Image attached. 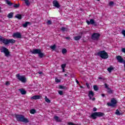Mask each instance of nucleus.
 Returning <instances> with one entry per match:
<instances>
[{"mask_svg":"<svg viewBox=\"0 0 125 125\" xmlns=\"http://www.w3.org/2000/svg\"><path fill=\"white\" fill-rule=\"evenodd\" d=\"M59 94H60V95H63V91H59Z\"/></svg>","mask_w":125,"mask_h":125,"instance_id":"42","label":"nucleus"},{"mask_svg":"<svg viewBox=\"0 0 125 125\" xmlns=\"http://www.w3.org/2000/svg\"><path fill=\"white\" fill-rule=\"evenodd\" d=\"M15 117L18 122H21V123H25V124L29 123V120L25 118V116L23 115L15 114Z\"/></svg>","mask_w":125,"mask_h":125,"instance_id":"1","label":"nucleus"},{"mask_svg":"<svg viewBox=\"0 0 125 125\" xmlns=\"http://www.w3.org/2000/svg\"><path fill=\"white\" fill-rule=\"evenodd\" d=\"M41 51L40 49H34L33 50H31L30 52L32 54H39Z\"/></svg>","mask_w":125,"mask_h":125,"instance_id":"13","label":"nucleus"},{"mask_svg":"<svg viewBox=\"0 0 125 125\" xmlns=\"http://www.w3.org/2000/svg\"><path fill=\"white\" fill-rule=\"evenodd\" d=\"M13 6L14 7H15V8H18V7H19V6H20V3L16 4L14 5Z\"/></svg>","mask_w":125,"mask_h":125,"instance_id":"37","label":"nucleus"},{"mask_svg":"<svg viewBox=\"0 0 125 125\" xmlns=\"http://www.w3.org/2000/svg\"><path fill=\"white\" fill-rule=\"evenodd\" d=\"M55 82L56 83H60L61 82V80L58 79V78H57V77H56L55 78Z\"/></svg>","mask_w":125,"mask_h":125,"instance_id":"36","label":"nucleus"},{"mask_svg":"<svg viewBox=\"0 0 125 125\" xmlns=\"http://www.w3.org/2000/svg\"><path fill=\"white\" fill-rule=\"evenodd\" d=\"M5 85H10V83H9V82L6 81V83H5Z\"/></svg>","mask_w":125,"mask_h":125,"instance_id":"44","label":"nucleus"},{"mask_svg":"<svg viewBox=\"0 0 125 125\" xmlns=\"http://www.w3.org/2000/svg\"><path fill=\"white\" fill-rule=\"evenodd\" d=\"M61 31H62V33H64V32H67V31H68V29H67V28L62 26L61 28Z\"/></svg>","mask_w":125,"mask_h":125,"instance_id":"21","label":"nucleus"},{"mask_svg":"<svg viewBox=\"0 0 125 125\" xmlns=\"http://www.w3.org/2000/svg\"><path fill=\"white\" fill-rule=\"evenodd\" d=\"M116 115H117L118 116H120L121 112H120V111H119V109H117L115 112Z\"/></svg>","mask_w":125,"mask_h":125,"instance_id":"34","label":"nucleus"},{"mask_svg":"<svg viewBox=\"0 0 125 125\" xmlns=\"http://www.w3.org/2000/svg\"><path fill=\"white\" fill-rule=\"evenodd\" d=\"M76 82L77 83V84H79L80 82H79V81H78V80L76 79Z\"/></svg>","mask_w":125,"mask_h":125,"instance_id":"49","label":"nucleus"},{"mask_svg":"<svg viewBox=\"0 0 125 125\" xmlns=\"http://www.w3.org/2000/svg\"><path fill=\"white\" fill-rule=\"evenodd\" d=\"M25 0L24 1H25V4L27 6H29L31 4V3L30 2V1H29V0Z\"/></svg>","mask_w":125,"mask_h":125,"instance_id":"26","label":"nucleus"},{"mask_svg":"<svg viewBox=\"0 0 125 125\" xmlns=\"http://www.w3.org/2000/svg\"><path fill=\"white\" fill-rule=\"evenodd\" d=\"M21 15V17H24V15Z\"/></svg>","mask_w":125,"mask_h":125,"instance_id":"57","label":"nucleus"},{"mask_svg":"<svg viewBox=\"0 0 125 125\" xmlns=\"http://www.w3.org/2000/svg\"><path fill=\"white\" fill-rule=\"evenodd\" d=\"M104 86L105 88H106V89H110V87H109V85H108V84L106 83H104Z\"/></svg>","mask_w":125,"mask_h":125,"instance_id":"39","label":"nucleus"},{"mask_svg":"<svg viewBox=\"0 0 125 125\" xmlns=\"http://www.w3.org/2000/svg\"><path fill=\"white\" fill-rule=\"evenodd\" d=\"M50 48H51V49H53V50H54L56 48V45L54 44L53 45H51Z\"/></svg>","mask_w":125,"mask_h":125,"instance_id":"32","label":"nucleus"},{"mask_svg":"<svg viewBox=\"0 0 125 125\" xmlns=\"http://www.w3.org/2000/svg\"><path fill=\"white\" fill-rule=\"evenodd\" d=\"M80 39H82V36H77L74 37V41H80Z\"/></svg>","mask_w":125,"mask_h":125,"instance_id":"20","label":"nucleus"},{"mask_svg":"<svg viewBox=\"0 0 125 125\" xmlns=\"http://www.w3.org/2000/svg\"><path fill=\"white\" fill-rule=\"evenodd\" d=\"M29 24H31V22L26 21L24 23L22 24V27H23V28H27V27H28V25H29Z\"/></svg>","mask_w":125,"mask_h":125,"instance_id":"17","label":"nucleus"},{"mask_svg":"<svg viewBox=\"0 0 125 125\" xmlns=\"http://www.w3.org/2000/svg\"><path fill=\"white\" fill-rule=\"evenodd\" d=\"M104 116H105V114H104L103 112H96L92 113L89 117L91 119H92L93 120H96V119H97V117L100 118V117H103Z\"/></svg>","mask_w":125,"mask_h":125,"instance_id":"3","label":"nucleus"},{"mask_svg":"<svg viewBox=\"0 0 125 125\" xmlns=\"http://www.w3.org/2000/svg\"><path fill=\"white\" fill-rule=\"evenodd\" d=\"M116 59L118 60L119 63H125V60H124V59L122 58V56H117Z\"/></svg>","mask_w":125,"mask_h":125,"instance_id":"12","label":"nucleus"},{"mask_svg":"<svg viewBox=\"0 0 125 125\" xmlns=\"http://www.w3.org/2000/svg\"><path fill=\"white\" fill-rule=\"evenodd\" d=\"M100 34L98 33H94L91 36V40L93 41H98L100 38Z\"/></svg>","mask_w":125,"mask_h":125,"instance_id":"6","label":"nucleus"},{"mask_svg":"<svg viewBox=\"0 0 125 125\" xmlns=\"http://www.w3.org/2000/svg\"><path fill=\"white\" fill-rule=\"evenodd\" d=\"M81 35H83V33H81Z\"/></svg>","mask_w":125,"mask_h":125,"instance_id":"61","label":"nucleus"},{"mask_svg":"<svg viewBox=\"0 0 125 125\" xmlns=\"http://www.w3.org/2000/svg\"><path fill=\"white\" fill-rule=\"evenodd\" d=\"M12 37L13 38H16L17 39H22V35L20 32L14 33Z\"/></svg>","mask_w":125,"mask_h":125,"instance_id":"10","label":"nucleus"},{"mask_svg":"<svg viewBox=\"0 0 125 125\" xmlns=\"http://www.w3.org/2000/svg\"><path fill=\"white\" fill-rule=\"evenodd\" d=\"M86 85L88 88H90V86H89V84H88L87 83H86Z\"/></svg>","mask_w":125,"mask_h":125,"instance_id":"45","label":"nucleus"},{"mask_svg":"<svg viewBox=\"0 0 125 125\" xmlns=\"http://www.w3.org/2000/svg\"><path fill=\"white\" fill-rule=\"evenodd\" d=\"M62 72L64 73L65 72V68H62Z\"/></svg>","mask_w":125,"mask_h":125,"instance_id":"54","label":"nucleus"},{"mask_svg":"<svg viewBox=\"0 0 125 125\" xmlns=\"http://www.w3.org/2000/svg\"><path fill=\"white\" fill-rule=\"evenodd\" d=\"M113 70H114V68L112 67H109L107 68V71L109 72V73H111Z\"/></svg>","mask_w":125,"mask_h":125,"instance_id":"31","label":"nucleus"},{"mask_svg":"<svg viewBox=\"0 0 125 125\" xmlns=\"http://www.w3.org/2000/svg\"><path fill=\"white\" fill-rule=\"evenodd\" d=\"M122 52H123V53L125 54V48H123L122 49Z\"/></svg>","mask_w":125,"mask_h":125,"instance_id":"46","label":"nucleus"},{"mask_svg":"<svg viewBox=\"0 0 125 125\" xmlns=\"http://www.w3.org/2000/svg\"><path fill=\"white\" fill-rule=\"evenodd\" d=\"M71 78H75V75H74V74L71 75Z\"/></svg>","mask_w":125,"mask_h":125,"instance_id":"52","label":"nucleus"},{"mask_svg":"<svg viewBox=\"0 0 125 125\" xmlns=\"http://www.w3.org/2000/svg\"><path fill=\"white\" fill-rule=\"evenodd\" d=\"M93 88H94V90H95V91H97V90H98V89H99L97 85H94Z\"/></svg>","mask_w":125,"mask_h":125,"instance_id":"28","label":"nucleus"},{"mask_svg":"<svg viewBox=\"0 0 125 125\" xmlns=\"http://www.w3.org/2000/svg\"><path fill=\"white\" fill-rule=\"evenodd\" d=\"M110 103H107V105L110 107H115L116 106V104H117V100L114 98L111 99Z\"/></svg>","mask_w":125,"mask_h":125,"instance_id":"9","label":"nucleus"},{"mask_svg":"<svg viewBox=\"0 0 125 125\" xmlns=\"http://www.w3.org/2000/svg\"><path fill=\"white\" fill-rule=\"evenodd\" d=\"M52 24V22L50 20H48L47 22V25H51Z\"/></svg>","mask_w":125,"mask_h":125,"instance_id":"41","label":"nucleus"},{"mask_svg":"<svg viewBox=\"0 0 125 125\" xmlns=\"http://www.w3.org/2000/svg\"><path fill=\"white\" fill-rule=\"evenodd\" d=\"M65 39H66V40H70L71 38L70 37H65Z\"/></svg>","mask_w":125,"mask_h":125,"instance_id":"48","label":"nucleus"},{"mask_svg":"<svg viewBox=\"0 0 125 125\" xmlns=\"http://www.w3.org/2000/svg\"><path fill=\"white\" fill-rule=\"evenodd\" d=\"M93 111L94 112H96L97 111V108H96V107H94L93 109Z\"/></svg>","mask_w":125,"mask_h":125,"instance_id":"47","label":"nucleus"},{"mask_svg":"<svg viewBox=\"0 0 125 125\" xmlns=\"http://www.w3.org/2000/svg\"><path fill=\"white\" fill-rule=\"evenodd\" d=\"M107 93H108L109 94H112V93H113V90L111 89V88H109V89H107Z\"/></svg>","mask_w":125,"mask_h":125,"instance_id":"27","label":"nucleus"},{"mask_svg":"<svg viewBox=\"0 0 125 125\" xmlns=\"http://www.w3.org/2000/svg\"><path fill=\"white\" fill-rule=\"evenodd\" d=\"M101 96H102V97H105V94H102Z\"/></svg>","mask_w":125,"mask_h":125,"instance_id":"53","label":"nucleus"},{"mask_svg":"<svg viewBox=\"0 0 125 125\" xmlns=\"http://www.w3.org/2000/svg\"><path fill=\"white\" fill-rule=\"evenodd\" d=\"M16 77L17 79L20 81V82H21V83H26V82H27V79L24 76H20V74H18Z\"/></svg>","mask_w":125,"mask_h":125,"instance_id":"7","label":"nucleus"},{"mask_svg":"<svg viewBox=\"0 0 125 125\" xmlns=\"http://www.w3.org/2000/svg\"><path fill=\"white\" fill-rule=\"evenodd\" d=\"M38 74H39V75H42V72L40 71L38 72Z\"/></svg>","mask_w":125,"mask_h":125,"instance_id":"51","label":"nucleus"},{"mask_svg":"<svg viewBox=\"0 0 125 125\" xmlns=\"http://www.w3.org/2000/svg\"><path fill=\"white\" fill-rule=\"evenodd\" d=\"M88 97H89V99H92V97L94 96V92L92 91H89V93L88 94Z\"/></svg>","mask_w":125,"mask_h":125,"instance_id":"14","label":"nucleus"},{"mask_svg":"<svg viewBox=\"0 0 125 125\" xmlns=\"http://www.w3.org/2000/svg\"><path fill=\"white\" fill-rule=\"evenodd\" d=\"M19 91H20L21 94H22V95H25V94H26V93H27V92L26 91V90H25L23 88L20 89Z\"/></svg>","mask_w":125,"mask_h":125,"instance_id":"16","label":"nucleus"},{"mask_svg":"<svg viewBox=\"0 0 125 125\" xmlns=\"http://www.w3.org/2000/svg\"><path fill=\"white\" fill-rule=\"evenodd\" d=\"M42 96L41 95H35L31 98V99L37 100L38 99H41Z\"/></svg>","mask_w":125,"mask_h":125,"instance_id":"15","label":"nucleus"},{"mask_svg":"<svg viewBox=\"0 0 125 125\" xmlns=\"http://www.w3.org/2000/svg\"><path fill=\"white\" fill-rule=\"evenodd\" d=\"M54 119L56 122H61V120H60V119H59V117L57 116H54Z\"/></svg>","mask_w":125,"mask_h":125,"instance_id":"23","label":"nucleus"},{"mask_svg":"<svg viewBox=\"0 0 125 125\" xmlns=\"http://www.w3.org/2000/svg\"><path fill=\"white\" fill-rule=\"evenodd\" d=\"M53 6H55V7H56L57 8H60L61 7V6L58 2V1L55 0L53 1Z\"/></svg>","mask_w":125,"mask_h":125,"instance_id":"11","label":"nucleus"},{"mask_svg":"<svg viewBox=\"0 0 125 125\" xmlns=\"http://www.w3.org/2000/svg\"><path fill=\"white\" fill-rule=\"evenodd\" d=\"M90 100H92L93 101H95V98H93L92 99H90Z\"/></svg>","mask_w":125,"mask_h":125,"instance_id":"50","label":"nucleus"},{"mask_svg":"<svg viewBox=\"0 0 125 125\" xmlns=\"http://www.w3.org/2000/svg\"><path fill=\"white\" fill-rule=\"evenodd\" d=\"M114 2L112 1H110V2H109V6H113V5H114Z\"/></svg>","mask_w":125,"mask_h":125,"instance_id":"40","label":"nucleus"},{"mask_svg":"<svg viewBox=\"0 0 125 125\" xmlns=\"http://www.w3.org/2000/svg\"><path fill=\"white\" fill-rule=\"evenodd\" d=\"M45 101H46L47 103H50L51 102L50 100L47 98V97L46 96L45 97Z\"/></svg>","mask_w":125,"mask_h":125,"instance_id":"29","label":"nucleus"},{"mask_svg":"<svg viewBox=\"0 0 125 125\" xmlns=\"http://www.w3.org/2000/svg\"><path fill=\"white\" fill-rule=\"evenodd\" d=\"M22 0V1H25V0Z\"/></svg>","mask_w":125,"mask_h":125,"instance_id":"60","label":"nucleus"},{"mask_svg":"<svg viewBox=\"0 0 125 125\" xmlns=\"http://www.w3.org/2000/svg\"><path fill=\"white\" fill-rule=\"evenodd\" d=\"M0 42L4 43L5 45H7L9 43L13 44L16 41L14 39H5L3 37L0 36Z\"/></svg>","mask_w":125,"mask_h":125,"instance_id":"2","label":"nucleus"},{"mask_svg":"<svg viewBox=\"0 0 125 125\" xmlns=\"http://www.w3.org/2000/svg\"><path fill=\"white\" fill-rule=\"evenodd\" d=\"M80 87H81V88H83V86H81Z\"/></svg>","mask_w":125,"mask_h":125,"instance_id":"56","label":"nucleus"},{"mask_svg":"<svg viewBox=\"0 0 125 125\" xmlns=\"http://www.w3.org/2000/svg\"><path fill=\"white\" fill-rule=\"evenodd\" d=\"M86 22L87 23V25H93L94 27L98 26L97 22H95V21H94V19H90V21L86 20Z\"/></svg>","mask_w":125,"mask_h":125,"instance_id":"8","label":"nucleus"},{"mask_svg":"<svg viewBox=\"0 0 125 125\" xmlns=\"http://www.w3.org/2000/svg\"><path fill=\"white\" fill-rule=\"evenodd\" d=\"M59 88H60V89H67L66 86L62 85H59Z\"/></svg>","mask_w":125,"mask_h":125,"instance_id":"25","label":"nucleus"},{"mask_svg":"<svg viewBox=\"0 0 125 125\" xmlns=\"http://www.w3.org/2000/svg\"><path fill=\"white\" fill-rule=\"evenodd\" d=\"M6 0V2L7 3V4H8V5H9L10 6H11V5H12V3H11L10 1H9V0Z\"/></svg>","mask_w":125,"mask_h":125,"instance_id":"30","label":"nucleus"},{"mask_svg":"<svg viewBox=\"0 0 125 125\" xmlns=\"http://www.w3.org/2000/svg\"><path fill=\"white\" fill-rule=\"evenodd\" d=\"M98 56H100L103 59H107L109 57L108 53L105 50L101 51L97 53Z\"/></svg>","mask_w":125,"mask_h":125,"instance_id":"4","label":"nucleus"},{"mask_svg":"<svg viewBox=\"0 0 125 125\" xmlns=\"http://www.w3.org/2000/svg\"><path fill=\"white\" fill-rule=\"evenodd\" d=\"M98 79L99 80H101V81H105V78H103V76H102L99 77Z\"/></svg>","mask_w":125,"mask_h":125,"instance_id":"38","label":"nucleus"},{"mask_svg":"<svg viewBox=\"0 0 125 125\" xmlns=\"http://www.w3.org/2000/svg\"><path fill=\"white\" fill-rule=\"evenodd\" d=\"M124 67L125 68V61H124Z\"/></svg>","mask_w":125,"mask_h":125,"instance_id":"58","label":"nucleus"},{"mask_svg":"<svg viewBox=\"0 0 125 125\" xmlns=\"http://www.w3.org/2000/svg\"><path fill=\"white\" fill-rule=\"evenodd\" d=\"M15 17L19 20H21V19H22V15H21V14H18L15 16Z\"/></svg>","mask_w":125,"mask_h":125,"instance_id":"19","label":"nucleus"},{"mask_svg":"<svg viewBox=\"0 0 125 125\" xmlns=\"http://www.w3.org/2000/svg\"><path fill=\"white\" fill-rule=\"evenodd\" d=\"M122 35H123V36L124 37H125V30H123L122 31Z\"/></svg>","mask_w":125,"mask_h":125,"instance_id":"43","label":"nucleus"},{"mask_svg":"<svg viewBox=\"0 0 125 125\" xmlns=\"http://www.w3.org/2000/svg\"><path fill=\"white\" fill-rule=\"evenodd\" d=\"M38 56L40 58H43L44 57V54L42 52V50L40 51L39 54H38Z\"/></svg>","mask_w":125,"mask_h":125,"instance_id":"18","label":"nucleus"},{"mask_svg":"<svg viewBox=\"0 0 125 125\" xmlns=\"http://www.w3.org/2000/svg\"><path fill=\"white\" fill-rule=\"evenodd\" d=\"M98 1H100V0H97Z\"/></svg>","mask_w":125,"mask_h":125,"instance_id":"59","label":"nucleus"},{"mask_svg":"<svg viewBox=\"0 0 125 125\" xmlns=\"http://www.w3.org/2000/svg\"><path fill=\"white\" fill-rule=\"evenodd\" d=\"M8 18H13V13L11 12L9 13L7 15Z\"/></svg>","mask_w":125,"mask_h":125,"instance_id":"24","label":"nucleus"},{"mask_svg":"<svg viewBox=\"0 0 125 125\" xmlns=\"http://www.w3.org/2000/svg\"><path fill=\"white\" fill-rule=\"evenodd\" d=\"M66 65L67 64L66 63L62 64L61 65L62 69H65V68H66Z\"/></svg>","mask_w":125,"mask_h":125,"instance_id":"35","label":"nucleus"},{"mask_svg":"<svg viewBox=\"0 0 125 125\" xmlns=\"http://www.w3.org/2000/svg\"><path fill=\"white\" fill-rule=\"evenodd\" d=\"M62 54H65L67 53V49L65 48L62 49Z\"/></svg>","mask_w":125,"mask_h":125,"instance_id":"33","label":"nucleus"},{"mask_svg":"<svg viewBox=\"0 0 125 125\" xmlns=\"http://www.w3.org/2000/svg\"><path fill=\"white\" fill-rule=\"evenodd\" d=\"M30 114L34 115V114H36V113H37V110L35 109H31L30 111Z\"/></svg>","mask_w":125,"mask_h":125,"instance_id":"22","label":"nucleus"},{"mask_svg":"<svg viewBox=\"0 0 125 125\" xmlns=\"http://www.w3.org/2000/svg\"><path fill=\"white\" fill-rule=\"evenodd\" d=\"M1 52H3L5 54V56L6 57H9L11 56L10 55V52L8 50V49H7L6 47L4 46L1 47V49H0Z\"/></svg>","mask_w":125,"mask_h":125,"instance_id":"5","label":"nucleus"},{"mask_svg":"<svg viewBox=\"0 0 125 125\" xmlns=\"http://www.w3.org/2000/svg\"><path fill=\"white\" fill-rule=\"evenodd\" d=\"M64 76H65V77H68V74H64Z\"/></svg>","mask_w":125,"mask_h":125,"instance_id":"55","label":"nucleus"}]
</instances>
